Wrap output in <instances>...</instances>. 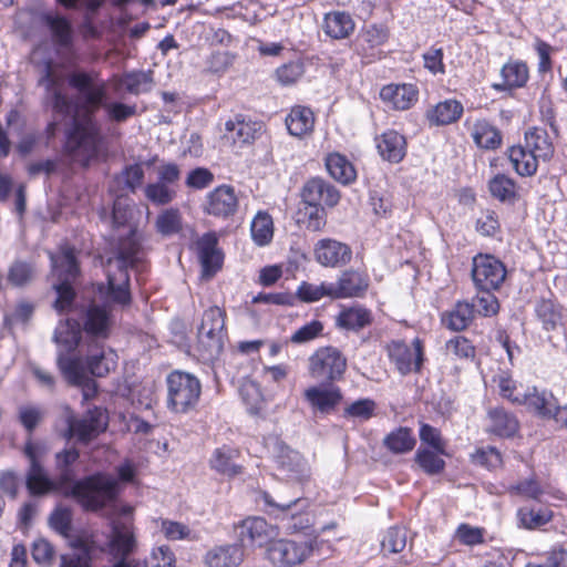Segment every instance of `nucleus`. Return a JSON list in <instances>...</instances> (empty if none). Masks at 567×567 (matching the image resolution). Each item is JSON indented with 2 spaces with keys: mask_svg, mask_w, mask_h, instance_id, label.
I'll return each instance as SVG.
<instances>
[{
  "mask_svg": "<svg viewBox=\"0 0 567 567\" xmlns=\"http://www.w3.org/2000/svg\"><path fill=\"white\" fill-rule=\"evenodd\" d=\"M183 228V215L176 207L163 209L155 219V229L162 237L179 235Z\"/></svg>",
  "mask_w": 567,
  "mask_h": 567,
  "instance_id": "09e8293b",
  "label": "nucleus"
},
{
  "mask_svg": "<svg viewBox=\"0 0 567 567\" xmlns=\"http://www.w3.org/2000/svg\"><path fill=\"white\" fill-rule=\"evenodd\" d=\"M34 270L30 262L14 260L7 272V280L14 287H23L32 280Z\"/></svg>",
  "mask_w": 567,
  "mask_h": 567,
  "instance_id": "774afa93",
  "label": "nucleus"
},
{
  "mask_svg": "<svg viewBox=\"0 0 567 567\" xmlns=\"http://www.w3.org/2000/svg\"><path fill=\"white\" fill-rule=\"evenodd\" d=\"M100 73L94 70H76L66 78L69 86L83 96V103L80 106L82 113L72 118L71 125L65 131L62 152L70 158H76L82 153L83 167H87L97 157L103 141L94 113L101 107L105 110V105L110 103L106 102L105 82L95 83Z\"/></svg>",
  "mask_w": 567,
  "mask_h": 567,
  "instance_id": "f257e3e1",
  "label": "nucleus"
},
{
  "mask_svg": "<svg viewBox=\"0 0 567 567\" xmlns=\"http://www.w3.org/2000/svg\"><path fill=\"white\" fill-rule=\"evenodd\" d=\"M244 553L237 544L215 546L205 555L208 567H238L243 561Z\"/></svg>",
  "mask_w": 567,
  "mask_h": 567,
  "instance_id": "ea45409f",
  "label": "nucleus"
},
{
  "mask_svg": "<svg viewBox=\"0 0 567 567\" xmlns=\"http://www.w3.org/2000/svg\"><path fill=\"white\" fill-rule=\"evenodd\" d=\"M355 29V22L350 13L346 11H330L323 16L322 30L332 40H344L350 38Z\"/></svg>",
  "mask_w": 567,
  "mask_h": 567,
  "instance_id": "2f4dec72",
  "label": "nucleus"
},
{
  "mask_svg": "<svg viewBox=\"0 0 567 567\" xmlns=\"http://www.w3.org/2000/svg\"><path fill=\"white\" fill-rule=\"evenodd\" d=\"M23 454L30 462L25 476V485L29 493L33 496H40L50 492H56L53 480L48 477L41 464L39 445L29 439L24 444Z\"/></svg>",
  "mask_w": 567,
  "mask_h": 567,
  "instance_id": "f8f14e48",
  "label": "nucleus"
},
{
  "mask_svg": "<svg viewBox=\"0 0 567 567\" xmlns=\"http://www.w3.org/2000/svg\"><path fill=\"white\" fill-rule=\"evenodd\" d=\"M250 233L257 246L268 245L274 237V220L269 213L259 210L252 218Z\"/></svg>",
  "mask_w": 567,
  "mask_h": 567,
  "instance_id": "3c124183",
  "label": "nucleus"
},
{
  "mask_svg": "<svg viewBox=\"0 0 567 567\" xmlns=\"http://www.w3.org/2000/svg\"><path fill=\"white\" fill-rule=\"evenodd\" d=\"M502 83L493 84V89L503 92L526 86L529 80V68L525 61L508 60L501 69Z\"/></svg>",
  "mask_w": 567,
  "mask_h": 567,
  "instance_id": "c85d7f7f",
  "label": "nucleus"
},
{
  "mask_svg": "<svg viewBox=\"0 0 567 567\" xmlns=\"http://www.w3.org/2000/svg\"><path fill=\"white\" fill-rule=\"evenodd\" d=\"M352 248L333 238L319 239L313 246L315 260L327 268H342L352 260Z\"/></svg>",
  "mask_w": 567,
  "mask_h": 567,
  "instance_id": "a211bd4d",
  "label": "nucleus"
},
{
  "mask_svg": "<svg viewBox=\"0 0 567 567\" xmlns=\"http://www.w3.org/2000/svg\"><path fill=\"white\" fill-rule=\"evenodd\" d=\"M140 251L141 243L137 239V229L132 228L126 236L120 239L116 257L123 262L122 267L127 269L128 266L135 265Z\"/></svg>",
  "mask_w": 567,
  "mask_h": 567,
  "instance_id": "5fc2aeb1",
  "label": "nucleus"
},
{
  "mask_svg": "<svg viewBox=\"0 0 567 567\" xmlns=\"http://www.w3.org/2000/svg\"><path fill=\"white\" fill-rule=\"evenodd\" d=\"M534 316L546 332L564 329L567 313L563 305L554 298H540L535 302Z\"/></svg>",
  "mask_w": 567,
  "mask_h": 567,
  "instance_id": "5701e85b",
  "label": "nucleus"
},
{
  "mask_svg": "<svg viewBox=\"0 0 567 567\" xmlns=\"http://www.w3.org/2000/svg\"><path fill=\"white\" fill-rule=\"evenodd\" d=\"M324 166L330 177L342 185H351L357 181V169L344 154L328 153L324 157Z\"/></svg>",
  "mask_w": 567,
  "mask_h": 567,
  "instance_id": "f704fd0d",
  "label": "nucleus"
},
{
  "mask_svg": "<svg viewBox=\"0 0 567 567\" xmlns=\"http://www.w3.org/2000/svg\"><path fill=\"white\" fill-rule=\"evenodd\" d=\"M468 300H457L454 306L441 313V323L454 332L465 331L474 321L475 312Z\"/></svg>",
  "mask_w": 567,
  "mask_h": 567,
  "instance_id": "7c9ffc66",
  "label": "nucleus"
},
{
  "mask_svg": "<svg viewBox=\"0 0 567 567\" xmlns=\"http://www.w3.org/2000/svg\"><path fill=\"white\" fill-rule=\"evenodd\" d=\"M41 22L48 28L58 53L70 51L74 45V30L71 21L60 13L44 12Z\"/></svg>",
  "mask_w": 567,
  "mask_h": 567,
  "instance_id": "4be33fe9",
  "label": "nucleus"
},
{
  "mask_svg": "<svg viewBox=\"0 0 567 567\" xmlns=\"http://www.w3.org/2000/svg\"><path fill=\"white\" fill-rule=\"evenodd\" d=\"M262 502V511L277 519L287 520L286 528L290 533L303 532L311 527L312 520L309 513L310 502L300 496L276 501L267 491L259 493Z\"/></svg>",
  "mask_w": 567,
  "mask_h": 567,
  "instance_id": "39448f33",
  "label": "nucleus"
},
{
  "mask_svg": "<svg viewBox=\"0 0 567 567\" xmlns=\"http://www.w3.org/2000/svg\"><path fill=\"white\" fill-rule=\"evenodd\" d=\"M107 298L123 308L132 303L130 274L125 267H118L114 275L107 274Z\"/></svg>",
  "mask_w": 567,
  "mask_h": 567,
  "instance_id": "e433bc0d",
  "label": "nucleus"
},
{
  "mask_svg": "<svg viewBox=\"0 0 567 567\" xmlns=\"http://www.w3.org/2000/svg\"><path fill=\"white\" fill-rule=\"evenodd\" d=\"M488 190L501 203L514 204L519 197L517 183L501 173L489 179Z\"/></svg>",
  "mask_w": 567,
  "mask_h": 567,
  "instance_id": "a18cd8bd",
  "label": "nucleus"
},
{
  "mask_svg": "<svg viewBox=\"0 0 567 567\" xmlns=\"http://www.w3.org/2000/svg\"><path fill=\"white\" fill-rule=\"evenodd\" d=\"M237 545L243 548L264 547L277 536L276 526L269 524L264 517L248 516L234 525Z\"/></svg>",
  "mask_w": 567,
  "mask_h": 567,
  "instance_id": "9b49d317",
  "label": "nucleus"
},
{
  "mask_svg": "<svg viewBox=\"0 0 567 567\" xmlns=\"http://www.w3.org/2000/svg\"><path fill=\"white\" fill-rule=\"evenodd\" d=\"M197 245L202 265V276L209 279L221 269L224 254L218 248V238L214 231L204 234Z\"/></svg>",
  "mask_w": 567,
  "mask_h": 567,
  "instance_id": "b1692460",
  "label": "nucleus"
},
{
  "mask_svg": "<svg viewBox=\"0 0 567 567\" xmlns=\"http://www.w3.org/2000/svg\"><path fill=\"white\" fill-rule=\"evenodd\" d=\"M312 554V546L309 542H296L292 539H277L268 547L269 558L282 566L291 567L306 561Z\"/></svg>",
  "mask_w": 567,
  "mask_h": 567,
  "instance_id": "2eb2a0df",
  "label": "nucleus"
},
{
  "mask_svg": "<svg viewBox=\"0 0 567 567\" xmlns=\"http://www.w3.org/2000/svg\"><path fill=\"white\" fill-rule=\"evenodd\" d=\"M520 525L527 529H536L551 519V512L545 507L523 506L517 511Z\"/></svg>",
  "mask_w": 567,
  "mask_h": 567,
  "instance_id": "4d7b16f0",
  "label": "nucleus"
},
{
  "mask_svg": "<svg viewBox=\"0 0 567 567\" xmlns=\"http://www.w3.org/2000/svg\"><path fill=\"white\" fill-rule=\"evenodd\" d=\"M419 437L422 446L426 445L425 447L434 449L439 453H446L447 442L443 437L440 429L429 423L421 422L419 429Z\"/></svg>",
  "mask_w": 567,
  "mask_h": 567,
  "instance_id": "69168bd1",
  "label": "nucleus"
},
{
  "mask_svg": "<svg viewBox=\"0 0 567 567\" xmlns=\"http://www.w3.org/2000/svg\"><path fill=\"white\" fill-rule=\"evenodd\" d=\"M308 371L312 379L332 384L343 379L348 368L346 355L336 347L318 348L308 360Z\"/></svg>",
  "mask_w": 567,
  "mask_h": 567,
  "instance_id": "6e6552de",
  "label": "nucleus"
},
{
  "mask_svg": "<svg viewBox=\"0 0 567 567\" xmlns=\"http://www.w3.org/2000/svg\"><path fill=\"white\" fill-rule=\"evenodd\" d=\"M506 155L519 176L530 177L536 174L539 158L526 146L513 145L507 148Z\"/></svg>",
  "mask_w": 567,
  "mask_h": 567,
  "instance_id": "58836bf2",
  "label": "nucleus"
},
{
  "mask_svg": "<svg viewBox=\"0 0 567 567\" xmlns=\"http://www.w3.org/2000/svg\"><path fill=\"white\" fill-rule=\"evenodd\" d=\"M475 230L483 237L494 238L502 233L498 214L491 208L481 210L475 220Z\"/></svg>",
  "mask_w": 567,
  "mask_h": 567,
  "instance_id": "e2e57ef3",
  "label": "nucleus"
},
{
  "mask_svg": "<svg viewBox=\"0 0 567 567\" xmlns=\"http://www.w3.org/2000/svg\"><path fill=\"white\" fill-rule=\"evenodd\" d=\"M330 285L332 300L362 298L370 287V278L364 270L349 268L341 271L337 281Z\"/></svg>",
  "mask_w": 567,
  "mask_h": 567,
  "instance_id": "dca6fc26",
  "label": "nucleus"
},
{
  "mask_svg": "<svg viewBox=\"0 0 567 567\" xmlns=\"http://www.w3.org/2000/svg\"><path fill=\"white\" fill-rule=\"evenodd\" d=\"M38 85L44 89V100L54 113H69L71 103L68 95L63 92V79L56 74L54 64L51 60L44 62V68L38 80Z\"/></svg>",
  "mask_w": 567,
  "mask_h": 567,
  "instance_id": "4468645a",
  "label": "nucleus"
},
{
  "mask_svg": "<svg viewBox=\"0 0 567 567\" xmlns=\"http://www.w3.org/2000/svg\"><path fill=\"white\" fill-rule=\"evenodd\" d=\"M238 206L239 200L235 188L223 184L207 194L204 212L216 218L228 219L237 213Z\"/></svg>",
  "mask_w": 567,
  "mask_h": 567,
  "instance_id": "6ab92c4d",
  "label": "nucleus"
},
{
  "mask_svg": "<svg viewBox=\"0 0 567 567\" xmlns=\"http://www.w3.org/2000/svg\"><path fill=\"white\" fill-rule=\"evenodd\" d=\"M75 284L76 282L58 281L53 285V290L56 295L53 309L59 315H65L73 310L76 299Z\"/></svg>",
  "mask_w": 567,
  "mask_h": 567,
  "instance_id": "6e6d98bb",
  "label": "nucleus"
},
{
  "mask_svg": "<svg viewBox=\"0 0 567 567\" xmlns=\"http://www.w3.org/2000/svg\"><path fill=\"white\" fill-rule=\"evenodd\" d=\"M262 122L254 121L245 114H236L225 123L224 137L233 145L243 147L252 144L260 135Z\"/></svg>",
  "mask_w": 567,
  "mask_h": 567,
  "instance_id": "aec40b11",
  "label": "nucleus"
},
{
  "mask_svg": "<svg viewBox=\"0 0 567 567\" xmlns=\"http://www.w3.org/2000/svg\"><path fill=\"white\" fill-rule=\"evenodd\" d=\"M488 426L486 432L499 439H513L520 429V423L515 413L503 406L491 408L486 413Z\"/></svg>",
  "mask_w": 567,
  "mask_h": 567,
  "instance_id": "bb28decb",
  "label": "nucleus"
},
{
  "mask_svg": "<svg viewBox=\"0 0 567 567\" xmlns=\"http://www.w3.org/2000/svg\"><path fill=\"white\" fill-rule=\"evenodd\" d=\"M301 204H312L324 206L326 209H332L341 200V192L329 181L321 176L308 178L299 193Z\"/></svg>",
  "mask_w": 567,
  "mask_h": 567,
  "instance_id": "ddd939ff",
  "label": "nucleus"
},
{
  "mask_svg": "<svg viewBox=\"0 0 567 567\" xmlns=\"http://www.w3.org/2000/svg\"><path fill=\"white\" fill-rule=\"evenodd\" d=\"M380 99L395 111L410 110L419 100V89L412 83H390L382 86Z\"/></svg>",
  "mask_w": 567,
  "mask_h": 567,
  "instance_id": "393cba45",
  "label": "nucleus"
},
{
  "mask_svg": "<svg viewBox=\"0 0 567 567\" xmlns=\"http://www.w3.org/2000/svg\"><path fill=\"white\" fill-rule=\"evenodd\" d=\"M373 320V313L369 308L354 305L342 308L337 316L336 323L339 328L358 332L371 326Z\"/></svg>",
  "mask_w": 567,
  "mask_h": 567,
  "instance_id": "c9c22d12",
  "label": "nucleus"
},
{
  "mask_svg": "<svg viewBox=\"0 0 567 567\" xmlns=\"http://www.w3.org/2000/svg\"><path fill=\"white\" fill-rule=\"evenodd\" d=\"M525 146L544 161L550 159L555 152L547 131L539 127L529 128L525 133Z\"/></svg>",
  "mask_w": 567,
  "mask_h": 567,
  "instance_id": "c03bdc74",
  "label": "nucleus"
},
{
  "mask_svg": "<svg viewBox=\"0 0 567 567\" xmlns=\"http://www.w3.org/2000/svg\"><path fill=\"white\" fill-rule=\"evenodd\" d=\"M522 405L534 416L543 421H554L559 409V401L553 391L530 386L522 395Z\"/></svg>",
  "mask_w": 567,
  "mask_h": 567,
  "instance_id": "f3484780",
  "label": "nucleus"
},
{
  "mask_svg": "<svg viewBox=\"0 0 567 567\" xmlns=\"http://www.w3.org/2000/svg\"><path fill=\"white\" fill-rule=\"evenodd\" d=\"M464 113L463 104L455 99L439 102L426 111V120L431 125L445 126L457 122Z\"/></svg>",
  "mask_w": 567,
  "mask_h": 567,
  "instance_id": "4c0bfd02",
  "label": "nucleus"
},
{
  "mask_svg": "<svg viewBox=\"0 0 567 567\" xmlns=\"http://www.w3.org/2000/svg\"><path fill=\"white\" fill-rule=\"evenodd\" d=\"M391 30L385 23H371L362 28L360 38L363 49L374 50L386 44Z\"/></svg>",
  "mask_w": 567,
  "mask_h": 567,
  "instance_id": "864d4df0",
  "label": "nucleus"
},
{
  "mask_svg": "<svg viewBox=\"0 0 567 567\" xmlns=\"http://www.w3.org/2000/svg\"><path fill=\"white\" fill-rule=\"evenodd\" d=\"M240 398L251 416H264L266 400L260 386L256 382H245L239 389Z\"/></svg>",
  "mask_w": 567,
  "mask_h": 567,
  "instance_id": "8fccbe9b",
  "label": "nucleus"
},
{
  "mask_svg": "<svg viewBox=\"0 0 567 567\" xmlns=\"http://www.w3.org/2000/svg\"><path fill=\"white\" fill-rule=\"evenodd\" d=\"M302 60L286 62L275 70V79L282 86L295 85L305 74Z\"/></svg>",
  "mask_w": 567,
  "mask_h": 567,
  "instance_id": "052dcab7",
  "label": "nucleus"
},
{
  "mask_svg": "<svg viewBox=\"0 0 567 567\" xmlns=\"http://www.w3.org/2000/svg\"><path fill=\"white\" fill-rule=\"evenodd\" d=\"M375 146L381 158L392 164L401 163L408 152L406 137L393 128L375 136Z\"/></svg>",
  "mask_w": 567,
  "mask_h": 567,
  "instance_id": "a878e982",
  "label": "nucleus"
},
{
  "mask_svg": "<svg viewBox=\"0 0 567 567\" xmlns=\"http://www.w3.org/2000/svg\"><path fill=\"white\" fill-rule=\"evenodd\" d=\"M58 281L76 282L81 277V266L73 246H60L59 254L52 257Z\"/></svg>",
  "mask_w": 567,
  "mask_h": 567,
  "instance_id": "cd10ccee",
  "label": "nucleus"
},
{
  "mask_svg": "<svg viewBox=\"0 0 567 567\" xmlns=\"http://www.w3.org/2000/svg\"><path fill=\"white\" fill-rule=\"evenodd\" d=\"M442 456H449V453H439L434 449L420 446L414 454V462L426 475H440L446 467Z\"/></svg>",
  "mask_w": 567,
  "mask_h": 567,
  "instance_id": "49530a36",
  "label": "nucleus"
},
{
  "mask_svg": "<svg viewBox=\"0 0 567 567\" xmlns=\"http://www.w3.org/2000/svg\"><path fill=\"white\" fill-rule=\"evenodd\" d=\"M73 514L71 508L56 506L49 517L51 528L64 538H69L72 533Z\"/></svg>",
  "mask_w": 567,
  "mask_h": 567,
  "instance_id": "0e129e2a",
  "label": "nucleus"
},
{
  "mask_svg": "<svg viewBox=\"0 0 567 567\" xmlns=\"http://www.w3.org/2000/svg\"><path fill=\"white\" fill-rule=\"evenodd\" d=\"M55 470L58 474L53 482L56 492L73 498L84 512H100L120 495L118 481L104 472H95L74 481V467L55 466Z\"/></svg>",
  "mask_w": 567,
  "mask_h": 567,
  "instance_id": "f03ea898",
  "label": "nucleus"
},
{
  "mask_svg": "<svg viewBox=\"0 0 567 567\" xmlns=\"http://www.w3.org/2000/svg\"><path fill=\"white\" fill-rule=\"evenodd\" d=\"M445 352L453 361L470 363L477 359V347L465 334H455L445 342Z\"/></svg>",
  "mask_w": 567,
  "mask_h": 567,
  "instance_id": "37998d69",
  "label": "nucleus"
},
{
  "mask_svg": "<svg viewBox=\"0 0 567 567\" xmlns=\"http://www.w3.org/2000/svg\"><path fill=\"white\" fill-rule=\"evenodd\" d=\"M241 453L238 449L223 445L214 450L209 460V466L221 476L233 478L244 472V466L236 463Z\"/></svg>",
  "mask_w": 567,
  "mask_h": 567,
  "instance_id": "c756f323",
  "label": "nucleus"
},
{
  "mask_svg": "<svg viewBox=\"0 0 567 567\" xmlns=\"http://www.w3.org/2000/svg\"><path fill=\"white\" fill-rule=\"evenodd\" d=\"M324 206L302 204L296 213V224L310 233L322 231L328 223Z\"/></svg>",
  "mask_w": 567,
  "mask_h": 567,
  "instance_id": "a19ab883",
  "label": "nucleus"
},
{
  "mask_svg": "<svg viewBox=\"0 0 567 567\" xmlns=\"http://www.w3.org/2000/svg\"><path fill=\"white\" fill-rule=\"evenodd\" d=\"M507 278L506 265L493 254L477 252L472 258L471 279L475 289L501 290Z\"/></svg>",
  "mask_w": 567,
  "mask_h": 567,
  "instance_id": "1a4fd4ad",
  "label": "nucleus"
},
{
  "mask_svg": "<svg viewBox=\"0 0 567 567\" xmlns=\"http://www.w3.org/2000/svg\"><path fill=\"white\" fill-rule=\"evenodd\" d=\"M78 312L79 320H73L78 326V332L74 334V347H78L80 343L81 332L93 340L105 341L111 338L115 319L110 302H97L95 299H91L80 306ZM71 322L72 320L68 319V323L71 324Z\"/></svg>",
  "mask_w": 567,
  "mask_h": 567,
  "instance_id": "20e7f679",
  "label": "nucleus"
},
{
  "mask_svg": "<svg viewBox=\"0 0 567 567\" xmlns=\"http://www.w3.org/2000/svg\"><path fill=\"white\" fill-rule=\"evenodd\" d=\"M303 399L313 412L330 414L342 402L343 394L338 385H311L303 391Z\"/></svg>",
  "mask_w": 567,
  "mask_h": 567,
  "instance_id": "412c9836",
  "label": "nucleus"
},
{
  "mask_svg": "<svg viewBox=\"0 0 567 567\" xmlns=\"http://www.w3.org/2000/svg\"><path fill=\"white\" fill-rule=\"evenodd\" d=\"M382 444L392 454H408L414 450L416 439L411 427L398 426L383 437Z\"/></svg>",
  "mask_w": 567,
  "mask_h": 567,
  "instance_id": "79ce46f5",
  "label": "nucleus"
},
{
  "mask_svg": "<svg viewBox=\"0 0 567 567\" xmlns=\"http://www.w3.org/2000/svg\"><path fill=\"white\" fill-rule=\"evenodd\" d=\"M285 123L290 135L303 138L312 134L316 116L309 106L293 105L287 114Z\"/></svg>",
  "mask_w": 567,
  "mask_h": 567,
  "instance_id": "473e14b6",
  "label": "nucleus"
},
{
  "mask_svg": "<svg viewBox=\"0 0 567 567\" xmlns=\"http://www.w3.org/2000/svg\"><path fill=\"white\" fill-rule=\"evenodd\" d=\"M117 354L115 351L100 352L99 354L87 355L85 359V367L87 371L96 377L104 378L114 371L117 367Z\"/></svg>",
  "mask_w": 567,
  "mask_h": 567,
  "instance_id": "603ef678",
  "label": "nucleus"
},
{
  "mask_svg": "<svg viewBox=\"0 0 567 567\" xmlns=\"http://www.w3.org/2000/svg\"><path fill=\"white\" fill-rule=\"evenodd\" d=\"M58 367L71 385H82L85 381V370L82 361L76 357H60Z\"/></svg>",
  "mask_w": 567,
  "mask_h": 567,
  "instance_id": "13d9d810",
  "label": "nucleus"
},
{
  "mask_svg": "<svg viewBox=\"0 0 567 567\" xmlns=\"http://www.w3.org/2000/svg\"><path fill=\"white\" fill-rule=\"evenodd\" d=\"M390 364L402 377L421 374L426 362L424 341L416 337L409 344L404 340H391L385 344Z\"/></svg>",
  "mask_w": 567,
  "mask_h": 567,
  "instance_id": "0eeeda50",
  "label": "nucleus"
},
{
  "mask_svg": "<svg viewBox=\"0 0 567 567\" xmlns=\"http://www.w3.org/2000/svg\"><path fill=\"white\" fill-rule=\"evenodd\" d=\"M296 297L306 303L317 302L323 297L332 299L331 285L324 281L320 285L301 281L297 288Z\"/></svg>",
  "mask_w": 567,
  "mask_h": 567,
  "instance_id": "bf43d9fd",
  "label": "nucleus"
},
{
  "mask_svg": "<svg viewBox=\"0 0 567 567\" xmlns=\"http://www.w3.org/2000/svg\"><path fill=\"white\" fill-rule=\"evenodd\" d=\"M145 197L157 206H164L174 200L176 190L163 182L150 183L144 188Z\"/></svg>",
  "mask_w": 567,
  "mask_h": 567,
  "instance_id": "338daca9",
  "label": "nucleus"
},
{
  "mask_svg": "<svg viewBox=\"0 0 567 567\" xmlns=\"http://www.w3.org/2000/svg\"><path fill=\"white\" fill-rule=\"evenodd\" d=\"M470 460L473 464L485 467L489 471L502 467L503 455L495 446L477 447L471 455Z\"/></svg>",
  "mask_w": 567,
  "mask_h": 567,
  "instance_id": "680f3d73",
  "label": "nucleus"
},
{
  "mask_svg": "<svg viewBox=\"0 0 567 567\" xmlns=\"http://www.w3.org/2000/svg\"><path fill=\"white\" fill-rule=\"evenodd\" d=\"M475 296L470 301L473 305L475 316L482 318L496 317L501 311V302L495 295L498 290L475 289Z\"/></svg>",
  "mask_w": 567,
  "mask_h": 567,
  "instance_id": "de8ad7c7",
  "label": "nucleus"
},
{
  "mask_svg": "<svg viewBox=\"0 0 567 567\" xmlns=\"http://www.w3.org/2000/svg\"><path fill=\"white\" fill-rule=\"evenodd\" d=\"M66 424L63 436L66 440L75 439L78 443L87 445L106 431L107 417L100 408L94 406L80 419L73 414L68 415Z\"/></svg>",
  "mask_w": 567,
  "mask_h": 567,
  "instance_id": "9d476101",
  "label": "nucleus"
},
{
  "mask_svg": "<svg viewBox=\"0 0 567 567\" xmlns=\"http://www.w3.org/2000/svg\"><path fill=\"white\" fill-rule=\"evenodd\" d=\"M167 409L176 414H186L196 409L200 395V381L193 374L174 370L166 377Z\"/></svg>",
  "mask_w": 567,
  "mask_h": 567,
  "instance_id": "423d86ee",
  "label": "nucleus"
},
{
  "mask_svg": "<svg viewBox=\"0 0 567 567\" xmlns=\"http://www.w3.org/2000/svg\"><path fill=\"white\" fill-rule=\"evenodd\" d=\"M226 318L225 308L218 306H212L204 311L194 346L199 360L210 362L223 352L227 339Z\"/></svg>",
  "mask_w": 567,
  "mask_h": 567,
  "instance_id": "7ed1b4c3",
  "label": "nucleus"
},
{
  "mask_svg": "<svg viewBox=\"0 0 567 567\" xmlns=\"http://www.w3.org/2000/svg\"><path fill=\"white\" fill-rule=\"evenodd\" d=\"M474 144L483 151H496L503 145L501 130L486 118H478L471 132Z\"/></svg>",
  "mask_w": 567,
  "mask_h": 567,
  "instance_id": "72a5a7b5",
  "label": "nucleus"
}]
</instances>
